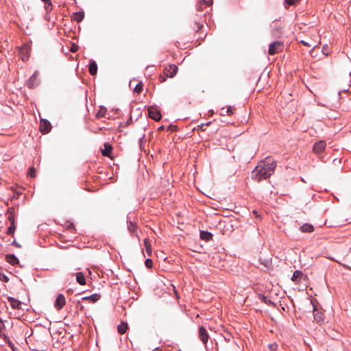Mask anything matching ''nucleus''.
<instances>
[{"label": "nucleus", "mask_w": 351, "mask_h": 351, "mask_svg": "<svg viewBox=\"0 0 351 351\" xmlns=\"http://www.w3.org/2000/svg\"><path fill=\"white\" fill-rule=\"evenodd\" d=\"M276 162L271 158H266L261 161L252 171V179L260 182L262 179H267L274 172Z\"/></svg>", "instance_id": "nucleus-1"}, {"label": "nucleus", "mask_w": 351, "mask_h": 351, "mask_svg": "<svg viewBox=\"0 0 351 351\" xmlns=\"http://www.w3.org/2000/svg\"><path fill=\"white\" fill-rule=\"evenodd\" d=\"M283 49V43L280 41H276L270 44L269 47V53L274 55L282 51Z\"/></svg>", "instance_id": "nucleus-2"}, {"label": "nucleus", "mask_w": 351, "mask_h": 351, "mask_svg": "<svg viewBox=\"0 0 351 351\" xmlns=\"http://www.w3.org/2000/svg\"><path fill=\"white\" fill-rule=\"evenodd\" d=\"M178 69L176 64H169L164 69L163 74L167 77H173L177 73Z\"/></svg>", "instance_id": "nucleus-3"}, {"label": "nucleus", "mask_w": 351, "mask_h": 351, "mask_svg": "<svg viewBox=\"0 0 351 351\" xmlns=\"http://www.w3.org/2000/svg\"><path fill=\"white\" fill-rule=\"evenodd\" d=\"M311 304L313 306V316H314V319L317 322V323H321L324 321V315L323 313V312L318 309L317 307L316 306V305L313 303V301H311Z\"/></svg>", "instance_id": "nucleus-4"}, {"label": "nucleus", "mask_w": 351, "mask_h": 351, "mask_svg": "<svg viewBox=\"0 0 351 351\" xmlns=\"http://www.w3.org/2000/svg\"><path fill=\"white\" fill-rule=\"evenodd\" d=\"M30 51H31L30 47L27 44L23 45L20 48L19 54H20L21 59L23 61H27L28 60L29 55H30Z\"/></svg>", "instance_id": "nucleus-5"}, {"label": "nucleus", "mask_w": 351, "mask_h": 351, "mask_svg": "<svg viewBox=\"0 0 351 351\" xmlns=\"http://www.w3.org/2000/svg\"><path fill=\"white\" fill-rule=\"evenodd\" d=\"M326 143L324 141H319L313 145V152L316 154L322 153L326 149Z\"/></svg>", "instance_id": "nucleus-6"}, {"label": "nucleus", "mask_w": 351, "mask_h": 351, "mask_svg": "<svg viewBox=\"0 0 351 351\" xmlns=\"http://www.w3.org/2000/svg\"><path fill=\"white\" fill-rule=\"evenodd\" d=\"M51 130V125L47 120L41 119L40 123V131L43 134H47Z\"/></svg>", "instance_id": "nucleus-7"}, {"label": "nucleus", "mask_w": 351, "mask_h": 351, "mask_svg": "<svg viewBox=\"0 0 351 351\" xmlns=\"http://www.w3.org/2000/svg\"><path fill=\"white\" fill-rule=\"evenodd\" d=\"M65 298L62 294L60 293L57 296L54 306L57 310H60L65 305Z\"/></svg>", "instance_id": "nucleus-8"}, {"label": "nucleus", "mask_w": 351, "mask_h": 351, "mask_svg": "<svg viewBox=\"0 0 351 351\" xmlns=\"http://www.w3.org/2000/svg\"><path fill=\"white\" fill-rule=\"evenodd\" d=\"M199 337L204 344L208 342L209 335L204 326H200L199 328Z\"/></svg>", "instance_id": "nucleus-9"}, {"label": "nucleus", "mask_w": 351, "mask_h": 351, "mask_svg": "<svg viewBox=\"0 0 351 351\" xmlns=\"http://www.w3.org/2000/svg\"><path fill=\"white\" fill-rule=\"evenodd\" d=\"M149 112V117L155 120V121H159L161 118V114L159 111H158L154 108H149L148 110Z\"/></svg>", "instance_id": "nucleus-10"}, {"label": "nucleus", "mask_w": 351, "mask_h": 351, "mask_svg": "<svg viewBox=\"0 0 351 351\" xmlns=\"http://www.w3.org/2000/svg\"><path fill=\"white\" fill-rule=\"evenodd\" d=\"M4 324L1 319H0V337L3 338V340L7 342L9 346L13 349V343L10 341L9 338L4 334L2 333V330L4 328Z\"/></svg>", "instance_id": "nucleus-11"}, {"label": "nucleus", "mask_w": 351, "mask_h": 351, "mask_svg": "<svg viewBox=\"0 0 351 351\" xmlns=\"http://www.w3.org/2000/svg\"><path fill=\"white\" fill-rule=\"evenodd\" d=\"M7 215L8 219L10 223H15L14 208L13 207H10L8 209Z\"/></svg>", "instance_id": "nucleus-12"}, {"label": "nucleus", "mask_w": 351, "mask_h": 351, "mask_svg": "<svg viewBox=\"0 0 351 351\" xmlns=\"http://www.w3.org/2000/svg\"><path fill=\"white\" fill-rule=\"evenodd\" d=\"M5 261L12 265H15L19 263L18 258L14 254H7L5 256Z\"/></svg>", "instance_id": "nucleus-13"}, {"label": "nucleus", "mask_w": 351, "mask_h": 351, "mask_svg": "<svg viewBox=\"0 0 351 351\" xmlns=\"http://www.w3.org/2000/svg\"><path fill=\"white\" fill-rule=\"evenodd\" d=\"M8 301L10 302V304L11 305V306L13 308H14V309L21 308V302L19 300H18L15 298H9Z\"/></svg>", "instance_id": "nucleus-14"}, {"label": "nucleus", "mask_w": 351, "mask_h": 351, "mask_svg": "<svg viewBox=\"0 0 351 351\" xmlns=\"http://www.w3.org/2000/svg\"><path fill=\"white\" fill-rule=\"evenodd\" d=\"M233 114H234V109L232 108V106H228L227 108H222L220 110V114L221 116H226V115L231 116Z\"/></svg>", "instance_id": "nucleus-15"}, {"label": "nucleus", "mask_w": 351, "mask_h": 351, "mask_svg": "<svg viewBox=\"0 0 351 351\" xmlns=\"http://www.w3.org/2000/svg\"><path fill=\"white\" fill-rule=\"evenodd\" d=\"M300 230L302 232H307V233H310V232H312L314 230V227H313L311 224H309V223H305V224L302 225V226L300 228Z\"/></svg>", "instance_id": "nucleus-16"}, {"label": "nucleus", "mask_w": 351, "mask_h": 351, "mask_svg": "<svg viewBox=\"0 0 351 351\" xmlns=\"http://www.w3.org/2000/svg\"><path fill=\"white\" fill-rule=\"evenodd\" d=\"M89 73L91 75H95L97 71V65L95 61H91L89 64Z\"/></svg>", "instance_id": "nucleus-17"}, {"label": "nucleus", "mask_w": 351, "mask_h": 351, "mask_svg": "<svg viewBox=\"0 0 351 351\" xmlns=\"http://www.w3.org/2000/svg\"><path fill=\"white\" fill-rule=\"evenodd\" d=\"M200 238L202 240H204L206 241H208L212 239L213 234L207 231H201L200 232Z\"/></svg>", "instance_id": "nucleus-18"}, {"label": "nucleus", "mask_w": 351, "mask_h": 351, "mask_svg": "<svg viewBox=\"0 0 351 351\" xmlns=\"http://www.w3.org/2000/svg\"><path fill=\"white\" fill-rule=\"evenodd\" d=\"M76 280L81 285H86V279L82 272H78L76 274Z\"/></svg>", "instance_id": "nucleus-19"}, {"label": "nucleus", "mask_w": 351, "mask_h": 351, "mask_svg": "<svg viewBox=\"0 0 351 351\" xmlns=\"http://www.w3.org/2000/svg\"><path fill=\"white\" fill-rule=\"evenodd\" d=\"M144 245H145L147 255L151 256L152 255V245H151V242L149 239H145L144 240Z\"/></svg>", "instance_id": "nucleus-20"}, {"label": "nucleus", "mask_w": 351, "mask_h": 351, "mask_svg": "<svg viewBox=\"0 0 351 351\" xmlns=\"http://www.w3.org/2000/svg\"><path fill=\"white\" fill-rule=\"evenodd\" d=\"M84 12H75L73 14L72 19H73V20H74L77 22H80L84 19Z\"/></svg>", "instance_id": "nucleus-21"}, {"label": "nucleus", "mask_w": 351, "mask_h": 351, "mask_svg": "<svg viewBox=\"0 0 351 351\" xmlns=\"http://www.w3.org/2000/svg\"><path fill=\"white\" fill-rule=\"evenodd\" d=\"M128 328V327L127 323L123 322L118 326L117 330L120 334L122 335V334H124L127 331Z\"/></svg>", "instance_id": "nucleus-22"}, {"label": "nucleus", "mask_w": 351, "mask_h": 351, "mask_svg": "<svg viewBox=\"0 0 351 351\" xmlns=\"http://www.w3.org/2000/svg\"><path fill=\"white\" fill-rule=\"evenodd\" d=\"M99 295H97V294H93L90 296H88V297H84L82 298V300H90L92 302H97L99 299Z\"/></svg>", "instance_id": "nucleus-23"}, {"label": "nucleus", "mask_w": 351, "mask_h": 351, "mask_svg": "<svg viewBox=\"0 0 351 351\" xmlns=\"http://www.w3.org/2000/svg\"><path fill=\"white\" fill-rule=\"evenodd\" d=\"M112 150V146L108 144H105V149L102 150L101 153L104 156H108Z\"/></svg>", "instance_id": "nucleus-24"}, {"label": "nucleus", "mask_w": 351, "mask_h": 351, "mask_svg": "<svg viewBox=\"0 0 351 351\" xmlns=\"http://www.w3.org/2000/svg\"><path fill=\"white\" fill-rule=\"evenodd\" d=\"M38 76V71H35L34 73V74L31 76V77L29 78V84H32L31 85V87L34 86V82H36L37 77Z\"/></svg>", "instance_id": "nucleus-25"}, {"label": "nucleus", "mask_w": 351, "mask_h": 351, "mask_svg": "<svg viewBox=\"0 0 351 351\" xmlns=\"http://www.w3.org/2000/svg\"><path fill=\"white\" fill-rule=\"evenodd\" d=\"M106 109L104 107L100 108L98 112L96 114V117L97 118L104 117L106 114Z\"/></svg>", "instance_id": "nucleus-26"}, {"label": "nucleus", "mask_w": 351, "mask_h": 351, "mask_svg": "<svg viewBox=\"0 0 351 351\" xmlns=\"http://www.w3.org/2000/svg\"><path fill=\"white\" fill-rule=\"evenodd\" d=\"M16 228V226L15 223H10V226L7 230V234L12 236L14 235Z\"/></svg>", "instance_id": "nucleus-27"}, {"label": "nucleus", "mask_w": 351, "mask_h": 351, "mask_svg": "<svg viewBox=\"0 0 351 351\" xmlns=\"http://www.w3.org/2000/svg\"><path fill=\"white\" fill-rule=\"evenodd\" d=\"M143 88V84L142 82H139L134 88V91L137 93H141Z\"/></svg>", "instance_id": "nucleus-28"}, {"label": "nucleus", "mask_w": 351, "mask_h": 351, "mask_svg": "<svg viewBox=\"0 0 351 351\" xmlns=\"http://www.w3.org/2000/svg\"><path fill=\"white\" fill-rule=\"evenodd\" d=\"M302 275V271H299V270H297L293 272V274L292 276V278H291V280L293 281L300 278Z\"/></svg>", "instance_id": "nucleus-29"}, {"label": "nucleus", "mask_w": 351, "mask_h": 351, "mask_svg": "<svg viewBox=\"0 0 351 351\" xmlns=\"http://www.w3.org/2000/svg\"><path fill=\"white\" fill-rule=\"evenodd\" d=\"M301 0H285V3L288 5H293L299 3Z\"/></svg>", "instance_id": "nucleus-30"}, {"label": "nucleus", "mask_w": 351, "mask_h": 351, "mask_svg": "<svg viewBox=\"0 0 351 351\" xmlns=\"http://www.w3.org/2000/svg\"><path fill=\"white\" fill-rule=\"evenodd\" d=\"M28 175L31 177V178H35L36 177V169L34 167H32L29 168V172H28Z\"/></svg>", "instance_id": "nucleus-31"}, {"label": "nucleus", "mask_w": 351, "mask_h": 351, "mask_svg": "<svg viewBox=\"0 0 351 351\" xmlns=\"http://www.w3.org/2000/svg\"><path fill=\"white\" fill-rule=\"evenodd\" d=\"M0 280L8 282L9 281V278L5 274L0 272Z\"/></svg>", "instance_id": "nucleus-32"}, {"label": "nucleus", "mask_w": 351, "mask_h": 351, "mask_svg": "<svg viewBox=\"0 0 351 351\" xmlns=\"http://www.w3.org/2000/svg\"><path fill=\"white\" fill-rule=\"evenodd\" d=\"M145 264L147 267L151 268V267H152L153 262H152V261L151 259L147 258V259L145 260Z\"/></svg>", "instance_id": "nucleus-33"}, {"label": "nucleus", "mask_w": 351, "mask_h": 351, "mask_svg": "<svg viewBox=\"0 0 351 351\" xmlns=\"http://www.w3.org/2000/svg\"><path fill=\"white\" fill-rule=\"evenodd\" d=\"M210 124V122H208L207 123H202L197 126V130H200L202 131H204V127L206 125H209Z\"/></svg>", "instance_id": "nucleus-34"}, {"label": "nucleus", "mask_w": 351, "mask_h": 351, "mask_svg": "<svg viewBox=\"0 0 351 351\" xmlns=\"http://www.w3.org/2000/svg\"><path fill=\"white\" fill-rule=\"evenodd\" d=\"M167 77L164 74L159 76V80L160 83H163L166 81Z\"/></svg>", "instance_id": "nucleus-35"}, {"label": "nucleus", "mask_w": 351, "mask_h": 351, "mask_svg": "<svg viewBox=\"0 0 351 351\" xmlns=\"http://www.w3.org/2000/svg\"><path fill=\"white\" fill-rule=\"evenodd\" d=\"M78 49V47L76 45H73L71 48V51L72 52H76Z\"/></svg>", "instance_id": "nucleus-36"}, {"label": "nucleus", "mask_w": 351, "mask_h": 351, "mask_svg": "<svg viewBox=\"0 0 351 351\" xmlns=\"http://www.w3.org/2000/svg\"><path fill=\"white\" fill-rule=\"evenodd\" d=\"M46 3H47V5H46V9H47V10H49V8H51V7H52V3H51V2L50 1V0H49V1H48V2H47Z\"/></svg>", "instance_id": "nucleus-37"}, {"label": "nucleus", "mask_w": 351, "mask_h": 351, "mask_svg": "<svg viewBox=\"0 0 351 351\" xmlns=\"http://www.w3.org/2000/svg\"><path fill=\"white\" fill-rule=\"evenodd\" d=\"M12 245H15L17 247H21V245L19 243H17L16 240L13 241Z\"/></svg>", "instance_id": "nucleus-38"}, {"label": "nucleus", "mask_w": 351, "mask_h": 351, "mask_svg": "<svg viewBox=\"0 0 351 351\" xmlns=\"http://www.w3.org/2000/svg\"><path fill=\"white\" fill-rule=\"evenodd\" d=\"M301 43H302L304 45L307 46V47H310L311 46L310 44H308V43H306L305 41H303V40L301 41Z\"/></svg>", "instance_id": "nucleus-39"}]
</instances>
